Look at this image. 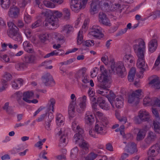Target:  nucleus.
I'll use <instances>...</instances> for the list:
<instances>
[{"label":"nucleus","instance_id":"1","mask_svg":"<svg viewBox=\"0 0 160 160\" xmlns=\"http://www.w3.org/2000/svg\"><path fill=\"white\" fill-rule=\"evenodd\" d=\"M145 44L144 42L141 40L139 42L138 44L134 45L133 47L134 51L138 58L137 66L140 69V72L142 74L146 70L148 67L147 64L145 66V62L144 52Z\"/></svg>","mask_w":160,"mask_h":160},{"label":"nucleus","instance_id":"2","mask_svg":"<svg viewBox=\"0 0 160 160\" xmlns=\"http://www.w3.org/2000/svg\"><path fill=\"white\" fill-rule=\"evenodd\" d=\"M42 14L45 17V26L47 27L49 29L54 30L58 27L56 22L58 18H60L62 15V13L58 11L48 10L45 12H42Z\"/></svg>","mask_w":160,"mask_h":160},{"label":"nucleus","instance_id":"3","mask_svg":"<svg viewBox=\"0 0 160 160\" xmlns=\"http://www.w3.org/2000/svg\"><path fill=\"white\" fill-rule=\"evenodd\" d=\"M100 69L101 73V76L98 78L100 83L98 86L102 88L107 89L110 87L111 75L113 74L110 73L106 69H104L103 65L100 66Z\"/></svg>","mask_w":160,"mask_h":160},{"label":"nucleus","instance_id":"4","mask_svg":"<svg viewBox=\"0 0 160 160\" xmlns=\"http://www.w3.org/2000/svg\"><path fill=\"white\" fill-rule=\"evenodd\" d=\"M109 62L111 63V67L108 71L110 73L117 74L121 78H123L126 75L125 68L123 66H119L116 67L115 66V62L113 59H111Z\"/></svg>","mask_w":160,"mask_h":160},{"label":"nucleus","instance_id":"5","mask_svg":"<svg viewBox=\"0 0 160 160\" xmlns=\"http://www.w3.org/2000/svg\"><path fill=\"white\" fill-rule=\"evenodd\" d=\"M86 69L85 67L83 68L79 69L75 74V78L78 82L80 81H82L85 84L89 82V80L88 79V75L86 73Z\"/></svg>","mask_w":160,"mask_h":160},{"label":"nucleus","instance_id":"6","mask_svg":"<svg viewBox=\"0 0 160 160\" xmlns=\"http://www.w3.org/2000/svg\"><path fill=\"white\" fill-rule=\"evenodd\" d=\"M141 90L138 89L132 92L129 96L128 102L130 103H134L136 106L139 102V97L141 95Z\"/></svg>","mask_w":160,"mask_h":160},{"label":"nucleus","instance_id":"7","mask_svg":"<svg viewBox=\"0 0 160 160\" xmlns=\"http://www.w3.org/2000/svg\"><path fill=\"white\" fill-rule=\"evenodd\" d=\"M79 0H71L70 3L71 9L75 12H77L82 8H84L88 0H82V6L80 2L78 3Z\"/></svg>","mask_w":160,"mask_h":160},{"label":"nucleus","instance_id":"8","mask_svg":"<svg viewBox=\"0 0 160 160\" xmlns=\"http://www.w3.org/2000/svg\"><path fill=\"white\" fill-rule=\"evenodd\" d=\"M20 13V9L17 6L14 5L12 6L8 12L9 16L12 18H17Z\"/></svg>","mask_w":160,"mask_h":160},{"label":"nucleus","instance_id":"9","mask_svg":"<svg viewBox=\"0 0 160 160\" xmlns=\"http://www.w3.org/2000/svg\"><path fill=\"white\" fill-rule=\"evenodd\" d=\"M100 28V27L99 26H93L92 29L90 32V34L96 38L100 39L103 37L104 35L102 33Z\"/></svg>","mask_w":160,"mask_h":160},{"label":"nucleus","instance_id":"10","mask_svg":"<svg viewBox=\"0 0 160 160\" xmlns=\"http://www.w3.org/2000/svg\"><path fill=\"white\" fill-rule=\"evenodd\" d=\"M98 18L99 21L100 23L106 26H111V23L109 18L107 17L106 15L103 12H99Z\"/></svg>","mask_w":160,"mask_h":160},{"label":"nucleus","instance_id":"11","mask_svg":"<svg viewBox=\"0 0 160 160\" xmlns=\"http://www.w3.org/2000/svg\"><path fill=\"white\" fill-rule=\"evenodd\" d=\"M138 116L140 120L138 119L136 120L137 123L138 124L141 123L142 122H148L150 118L148 113L146 111H140Z\"/></svg>","mask_w":160,"mask_h":160},{"label":"nucleus","instance_id":"12","mask_svg":"<svg viewBox=\"0 0 160 160\" xmlns=\"http://www.w3.org/2000/svg\"><path fill=\"white\" fill-rule=\"evenodd\" d=\"M42 83L45 86H50L52 83H55V82L52 76L49 73H47L42 76Z\"/></svg>","mask_w":160,"mask_h":160},{"label":"nucleus","instance_id":"13","mask_svg":"<svg viewBox=\"0 0 160 160\" xmlns=\"http://www.w3.org/2000/svg\"><path fill=\"white\" fill-rule=\"evenodd\" d=\"M158 144H156L154 146H152L150 147L147 153L148 158L146 160H154L155 158L154 157L155 156V150L154 149H152V148H155V147H158V148L157 149V151L160 153V145L158 146Z\"/></svg>","mask_w":160,"mask_h":160},{"label":"nucleus","instance_id":"14","mask_svg":"<svg viewBox=\"0 0 160 160\" xmlns=\"http://www.w3.org/2000/svg\"><path fill=\"white\" fill-rule=\"evenodd\" d=\"M148 129V127L147 126H145L139 130L136 137L137 141L141 140L144 138Z\"/></svg>","mask_w":160,"mask_h":160},{"label":"nucleus","instance_id":"15","mask_svg":"<svg viewBox=\"0 0 160 160\" xmlns=\"http://www.w3.org/2000/svg\"><path fill=\"white\" fill-rule=\"evenodd\" d=\"M157 138V135L153 132L150 131L148 133L147 138L145 139V142L148 145L150 144Z\"/></svg>","mask_w":160,"mask_h":160},{"label":"nucleus","instance_id":"16","mask_svg":"<svg viewBox=\"0 0 160 160\" xmlns=\"http://www.w3.org/2000/svg\"><path fill=\"white\" fill-rule=\"evenodd\" d=\"M79 143V145L83 150L84 152H82V154H84L86 153L85 151H87L88 149V145L87 142L84 140L83 138H82L80 140H78L77 143Z\"/></svg>","mask_w":160,"mask_h":160},{"label":"nucleus","instance_id":"17","mask_svg":"<svg viewBox=\"0 0 160 160\" xmlns=\"http://www.w3.org/2000/svg\"><path fill=\"white\" fill-rule=\"evenodd\" d=\"M77 130H78V133L75 134L74 136V139L75 140L76 143H77L78 140H80L82 138H83L82 135L83 133V130L80 128L79 126L77 127Z\"/></svg>","mask_w":160,"mask_h":160},{"label":"nucleus","instance_id":"18","mask_svg":"<svg viewBox=\"0 0 160 160\" xmlns=\"http://www.w3.org/2000/svg\"><path fill=\"white\" fill-rule=\"evenodd\" d=\"M157 42L156 39L151 40L149 43V51L151 53L156 50L157 47Z\"/></svg>","mask_w":160,"mask_h":160},{"label":"nucleus","instance_id":"19","mask_svg":"<svg viewBox=\"0 0 160 160\" xmlns=\"http://www.w3.org/2000/svg\"><path fill=\"white\" fill-rule=\"evenodd\" d=\"M33 95L34 93L32 91L24 92L23 93L22 100L26 102L27 100H29V99L33 97Z\"/></svg>","mask_w":160,"mask_h":160},{"label":"nucleus","instance_id":"20","mask_svg":"<svg viewBox=\"0 0 160 160\" xmlns=\"http://www.w3.org/2000/svg\"><path fill=\"white\" fill-rule=\"evenodd\" d=\"M115 94L111 91H110L109 93L106 96V97L108 99L112 106L113 107H114V101L115 100Z\"/></svg>","mask_w":160,"mask_h":160},{"label":"nucleus","instance_id":"21","mask_svg":"<svg viewBox=\"0 0 160 160\" xmlns=\"http://www.w3.org/2000/svg\"><path fill=\"white\" fill-rule=\"evenodd\" d=\"M99 2L98 1L94 2L93 1L91 4L90 12L92 14H94L97 11L98 7L99 6Z\"/></svg>","mask_w":160,"mask_h":160},{"label":"nucleus","instance_id":"22","mask_svg":"<svg viewBox=\"0 0 160 160\" xmlns=\"http://www.w3.org/2000/svg\"><path fill=\"white\" fill-rule=\"evenodd\" d=\"M129 147L127 149V152L131 154L137 152L136 147V144L134 142H132L130 144L128 145Z\"/></svg>","mask_w":160,"mask_h":160},{"label":"nucleus","instance_id":"23","mask_svg":"<svg viewBox=\"0 0 160 160\" xmlns=\"http://www.w3.org/2000/svg\"><path fill=\"white\" fill-rule=\"evenodd\" d=\"M123 98L121 96H120L118 98H117L114 101L116 107L118 108H121L123 104Z\"/></svg>","mask_w":160,"mask_h":160},{"label":"nucleus","instance_id":"24","mask_svg":"<svg viewBox=\"0 0 160 160\" xmlns=\"http://www.w3.org/2000/svg\"><path fill=\"white\" fill-rule=\"evenodd\" d=\"M75 104L76 103L73 100H72L69 104L68 108V113L70 116H72L75 112Z\"/></svg>","mask_w":160,"mask_h":160},{"label":"nucleus","instance_id":"25","mask_svg":"<svg viewBox=\"0 0 160 160\" xmlns=\"http://www.w3.org/2000/svg\"><path fill=\"white\" fill-rule=\"evenodd\" d=\"M25 61L27 63H32L36 59V57L33 54H28L24 57Z\"/></svg>","mask_w":160,"mask_h":160},{"label":"nucleus","instance_id":"26","mask_svg":"<svg viewBox=\"0 0 160 160\" xmlns=\"http://www.w3.org/2000/svg\"><path fill=\"white\" fill-rule=\"evenodd\" d=\"M135 73V68H131L129 72L128 75V80L130 82H132L133 81Z\"/></svg>","mask_w":160,"mask_h":160},{"label":"nucleus","instance_id":"27","mask_svg":"<svg viewBox=\"0 0 160 160\" xmlns=\"http://www.w3.org/2000/svg\"><path fill=\"white\" fill-rule=\"evenodd\" d=\"M149 84L153 85L154 88L157 89L160 88V80L159 81L157 78H154L151 81Z\"/></svg>","mask_w":160,"mask_h":160},{"label":"nucleus","instance_id":"28","mask_svg":"<svg viewBox=\"0 0 160 160\" xmlns=\"http://www.w3.org/2000/svg\"><path fill=\"white\" fill-rule=\"evenodd\" d=\"M12 75H11L8 72H6L3 76V79H2L1 80L2 84V81L4 80L5 82V84H6V85L5 87V89L7 88L8 85L7 84V82L8 81H10L11 79Z\"/></svg>","mask_w":160,"mask_h":160},{"label":"nucleus","instance_id":"29","mask_svg":"<svg viewBox=\"0 0 160 160\" xmlns=\"http://www.w3.org/2000/svg\"><path fill=\"white\" fill-rule=\"evenodd\" d=\"M19 29L17 27L14 28H11L9 31L7 32V34L11 38V36H14L16 34V33H18V32Z\"/></svg>","mask_w":160,"mask_h":160},{"label":"nucleus","instance_id":"30","mask_svg":"<svg viewBox=\"0 0 160 160\" xmlns=\"http://www.w3.org/2000/svg\"><path fill=\"white\" fill-rule=\"evenodd\" d=\"M58 134L59 136H61L60 139V142L61 143H65L66 141V134H65V132L64 130L63 131L62 130L59 131Z\"/></svg>","mask_w":160,"mask_h":160},{"label":"nucleus","instance_id":"31","mask_svg":"<svg viewBox=\"0 0 160 160\" xmlns=\"http://www.w3.org/2000/svg\"><path fill=\"white\" fill-rule=\"evenodd\" d=\"M58 51H60L62 52L59 54V52L58 51H57L56 50H54L53 51V52L47 54H46L44 57V58H47L50 57L51 56H53L54 55H62L64 53V51L63 50H61L58 49Z\"/></svg>","mask_w":160,"mask_h":160},{"label":"nucleus","instance_id":"32","mask_svg":"<svg viewBox=\"0 0 160 160\" xmlns=\"http://www.w3.org/2000/svg\"><path fill=\"white\" fill-rule=\"evenodd\" d=\"M28 65L26 62H20L15 65V68L18 70H19L21 69H23L27 67Z\"/></svg>","mask_w":160,"mask_h":160},{"label":"nucleus","instance_id":"33","mask_svg":"<svg viewBox=\"0 0 160 160\" xmlns=\"http://www.w3.org/2000/svg\"><path fill=\"white\" fill-rule=\"evenodd\" d=\"M23 80L22 79L18 78L13 82L12 83V87L13 88L16 89L18 87V83H19L22 85L23 84Z\"/></svg>","mask_w":160,"mask_h":160},{"label":"nucleus","instance_id":"34","mask_svg":"<svg viewBox=\"0 0 160 160\" xmlns=\"http://www.w3.org/2000/svg\"><path fill=\"white\" fill-rule=\"evenodd\" d=\"M78 150L77 147H75L72 149L71 152L70 157L72 159H74L76 158L78 154Z\"/></svg>","mask_w":160,"mask_h":160},{"label":"nucleus","instance_id":"35","mask_svg":"<svg viewBox=\"0 0 160 160\" xmlns=\"http://www.w3.org/2000/svg\"><path fill=\"white\" fill-rule=\"evenodd\" d=\"M11 38L17 42H20L22 40V39L21 35L19 32L16 33V34L14 35V36H11Z\"/></svg>","mask_w":160,"mask_h":160},{"label":"nucleus","instance_id":"36","mask_svg":"<svg viewBox=\"0 0 160 160\" xmlns=\"http://www.w3.org/2000/svg\"><path fill=\"white\" fill-rule=\"evenodd\" d=\"M98 155L94 152H91L85 157V160H94L97 157Z\"/></svg>","mask_w":160,"mask_h":160},{"label":"nucleus","instance_id":"37","mask_svg":"<svg viewBox=\"0 0 160 160\" xmlns=\"http://www.w3.org/2000/svg\"><path fill=\"white\" fill-rule=\"evenodd\" d=\"M49 102H50V103H48V109L49 110L52 109V111L54 112V107L55 103V101L53 98H51L49 101Z\"/></svg>","mask_w":160,"mask_h":160},{"label":"nucleus","instance_id":"38","mask_svg":"<svg viewBox=\"0 0 160 160\" xmlns=\"http://www.w3.org/2000/svg\"><path fill=\"white\" fill-rule=\"evenodd\" d=\"M79 107L76 109L77 111L80 113H82L86 107V103H80L79 104Z\"/></svg>","mask_w":160,"mask_h":160},{"label":"nucleus","instance_id":"39","mask_svg":"<svg viewBox=\"0 0 160 160\" xmlns=\"http://www.w3.org/2000/svg\"><path fill=\"white\" fill-rule=\"evenodd\" d=\"M85 119L86 123L87 124L91 125L92 123L94 122V118L90 117V116H88L87 115L85 117Z\"/></svg>","mask_w":160,"mask_h":160},{"label":"nucleus","instance_id":"40","mask_svg":"<svg viewBox=\"0 0 160 160\" xmlns=\"http://www.w3.org/2000/svg\"><path fill=\"white\" fill-rule=\"evenodd\" d=\"M108 122L107 118L105 117H102L101 118L100 123L99 124H101V125H102L104 127H106L108 125Z\"/></svg>","mask_w":160,"mask_h":160},{"label":"nucleus","instance_id":"41","mask_svg":"<svg viewBox=\"0 0 160 160\" xmlns=\"http://www.w3.org/2000/svg\"><path fill=\"white\" fill-rule=\"evenodd\" d=\"M103 130V128L101 125V124L98 123L95 126L94 132H97L98 133H100V131H102Z\"/></svg>","mask_w":160,"mask_h":160},{"label":"nucleus","instance_id":"42","mask_svg":"<svg viewBox=\"0 0 160 160\" xmlns=\"http://www.w3.org/2000/svg\"><path fill=\"white\" fill-rule=\"evenodd\" d=\"M42 24L41 20L39 19L32 24L31 28H35L40 26Z\"/></svg>","mask_w":160,"mask_h":160},{"label":"nucleus","instance_id":"43","mask_svg":"<svg viewBox=\"0 0 160 160\" xmlns=\"http://www.w3.org/2000/svg\"><path fill=\"white\" fill-rule=\"evenodd\" d=\"M63 13L64 14V18L68 19L70 16V13L69 10L67 8H65L63 9Z\"/></svg>","mask_w":160,"mask_h":160},{"label":"nucleus","instance_id":"44","mask_svg":"<svg viewBox=\"0 0 160 160\" xmlns=\"http://www.w3.org/2000/svg\"><path fill=\"white\" fill-rule=\"evenodd\" d=\"M153 126L155 132L157 133L160 134V125L154 123H153Z\"/></svg>","mask_w":160,"mask_h":160},{"label":"nucleus","instance_id":"45","mask_svg":"<svg viewBox=\"0 0 160 160\" xmlns=\"http://www.w3.org/2000/svg\"><path fill=\"white\" fill-rule=\"evenodd\" d=\"M48 34H42L40 35L39 38L41 41L42 42L44 43L45 42V41L48 40Z\"/></svg>","mask_w":160,"mask_h":160},{"label":"nucleus","instance_id":"46","mask_svg":"<svg viewBox=\"0 0 160 160\" xmlns=\"http://www.w3.org/2000/svg\"><path fill=\"white\" fill-rule=\"evenodd\" d=\"M14 95L16 97L17 100L21 99L22 96H23V93L20 91L16 92L15 93Z\"/></svg>","mask_w":160,"mask_h":160},{"label":"nucleus","instance_id":"47","mask_svg":"<svg viewBox=\"0 0 160 160\" xmlns=\"http://www.w3.org/2000/svg\"><path fill=\"white\" fill-rule=\"evenodd\" d=\"M53 115L52 113L49 112L48 113V117H46L45 119L46 122H51L53 118Z\"/></svg>","mask_w":160,"mask_h":160},{"label":"nucleus","instance_id":"48","mask_svg":"<svg viewBox=\"0 0 160 160\" xmlns=\"http://www.w3.org/2000/svg\"><path fill=\"white\" fill-rule=\"evenodd\" d=\"M77 38V44H80L82 43V42L79 43V41L82 42L83 39V36L82 34H80V31H79L78 32Z\"/></svg>","mask_w":160,"mask_h":160},{"label":"nucleus","instance_id":"49","mask_svg":"<svg viewBox=\"0 0 160 160\" xmlns=\"http://www.w3.org/2000/svg\"><path fill=\"white\" fill-rule=\"evenodd\" d=\"M152 105L154 107H160V100L157 98L152 102Z\"/></svg>","mask_w":160,"mask_h":160},{"label":"nucleus","instance_id":"50","mask_svg":"<svg viewBox=\"0 0 160 160\" xmlns=\"http://www.w3.org/2000/svg\"><path fill=\"white\" fill-rule=\"evenodd\" d=\"M43 4L45 6L49 8H53L54 7L53 3L49 1H44L43 2Z\"/></svg>","mask_w":160,"mask_h":160},{"label":"nucleus","instance_id":"51","mask_svg":"<svg viewBox=\"0 0 160 160\" xmlns=\"http://www.w3.org/2000/svg\"><path fill=\"white\" fill-rule=\"evenodd\" d=\"M147 98H146L143 99V104L144 105L147 104L152 105V99H149V100H148V101H147Z\"/></svg>","mask_w":160,"mask_h":160},{"label":"nucleus","instance_id":"52","mask_svg":"<svg viewBox=\"0 0 160 160\" xmlns=\"http://www.w3.org/2000/svg\"><path fill=\"white\" fill-rule=\"evenodd\" d=\"M99 106L100 107L104 110H109V107L106 105L105 102L104 103H100L99 104Z\"/></svg>","mask_w":160,"mask_h":160},{"label":"nucleus","instance_id":"53","mask_svg":"<svg viewBox=\"0 0 160 160\" xmlns=\"http://www.w3.org/2000/svg\"><path fill=\"white\" fill-rule=\"evenodd\" d=\"M108 56H105L102 57L101 60L103 62L105 65H107L108 64Z\"/></svg>","mask_w":160,"mask_h":160},{"label":"nucleus","instance_id":"54","mask_svg":"<svg viewBox=\"0 0 160 160\" xmlns=\"http://www.w3.org/2000/svg\"><path fill=\"white\" fill-rule=\"evenodd\" d=\"M103 5V6L102 7V9L105 11H108V9L110 7L108 3L106 2H104Z\"/></svg>","mask_w":160,"mask_h":160},{"label":"nucleus","instance_id":"55","mask_svg":"<svg viewBox=\"0 0 160 160\" xmlns=\"http://www.w3.org/2000/svg\"><path fill=\"white\" fill-rule=\"evenodd\" d=\"M96 103L98 104L100 103H104L105 102V101L103 99V98L102 97H99L97 99V102H96Z\"/></svg>","mask_w":160,"mask_h":160},{"label":"nucleus","instance_id":"56","mask_svg":"<svg viewBox=\"0 0 160 160\" xmlns=\"http://www.w3.org/2000/svg\"><path fill=\"white\" fill-rule=\"evenodd\" d=\"M127 32V29L124 28V29H121L120 31L118 32L116 34V36H120L122 35L124 33H125Z\"/></svg>","mask_w":160,"mask_h":160},{"label":"nucleus","instance_id":"57","mask_svg":"<svg viewBox=\"0 0 160 160\" xmlns=\"http://www.w3.org/2000/svg\"><path fill=\"white\" fill-rule=\"evenodd\" d=\"M82 45L83 46H86L89 47L90 46H92V44L90 43V40H87L84 42L82 43Z\"/></svg>","mask_w":160,"mask_h":160},{"label":"nucleus","instance_id":"58","mask_svg":"<svg viewBox=\"0 0 160 160\" xmlns=\"http://www.w3.org/2000/svg\"><path fill=\"white\" fill-rule=\"evenodd\" d=\"M11 2L10 0H8L7 4H4L2 5V7L4 9H8L10 6Z\"/></svg>","mask_w":160,"mask_h":160},{"label":"nucleus","instance_id":"59","mask_svg":"<svg viewBox=\"0 0 160 160\" xmlns=\"http://www.w3.org/2000/svg\"><path fill=\"white\" fill-rule=\"evenodd\" d=\"M152 112L153 114L154 115L155 118L159 117V114L156 109L152 108Z\"/></svg>","mask_w":160,"mask_h":160},{"label":"nucleus","instance_id":"60","mask_svg":"<svg viewBox=\"0 0 160 160\" xmlns=\"http://www.w3.org/2000/svg\"><path fill=\"white\" fill-rule=\"evenodd\" d=\"M6 112L9 114L12 115L15 113L13 108L12 107H10L7 110Z\"/></svg>","mask_w":160,"mask_h":160},{"label":"nucleus","instance_id":"61","mask_svg":"<svg viewBox=\"0 0 160 160\" xmlns=\"http://www.w3.org/2000/svg\"><path fill=\"white\" fill-rule=\"evenodd\" d=\"M24 20L27 23H29L31 21V17L29 15H26L24 18Z\"/></svg>","mask_w":160,"mask_h":160},{"label":"nucleus","instance_id":"62","mask_svg":"<svg viewBox=\"0 0 160 160\" xmlns=\"http://www.w3.org/2000/svg\"><path fill=\"white\" fill-rule=\"evenodd\" d=\"M47 114V113H46L45 114H43L41 115L40 117H39L38 119H37V121L38 122H40L43 120L45 117L46 116Z\"/></svg>","mask_w":160,"mask_h":160},{"label":"nucleus","instance_id":"63","mask_svg":"<svg viewBox=\"0 0 160 160\" xmlns=\"http://www.w3.org/2000/svg\"><path fill=\"white\" fill-rule=\"evenodd\" d=\"M1 58H2L6 62H8L9 61L10 59L8 56L7 55H3L2 57H1Z\"/></svg>","mask_w":160,"mask_h":160},{"label":"nucleus","instance_id":"64","mask_svg":"<svg viewBox=\"0 0 160 160\" xmlns=\"http://www.w3.org/2000/svg\"><path fill=\"white\" fill-rule=\"evenodd\" d=\"M160 63V53L158 55L157 58V59L155 62L154 64V65L156 66H158L159 64Z\"/></svg>","mask_w":160,"mask_h":160}]
</instances>
